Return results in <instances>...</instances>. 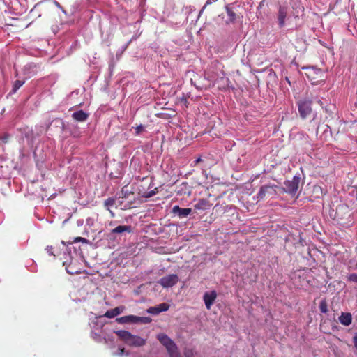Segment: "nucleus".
<instances>
[{"label": "nucleus", "mask_w": 357, "mask_h": 357, "mask_svg": "<svg viewBox=\"0 0 357 357\" xmlns=\"http://www.w3.org/2000/svg\"><path fill=\"white\" fill-rule=\"evenodd\" d=\"M299 183L300 178L298 176H294L291 180H288L284 182L283 190L284 192L294 195L298 191Z\"/></svg>", "instance_id": "obj_1"}, {"label": "nucleus", "mask_w": 357, "mask_h": 357, "mask_svg": "<svg viewBox=\"0 0 357 357\" xmlns=\"http://www.w3.org/2000/svg\"><path fill=\"white\" fill-rule=\"evenodd\" d=\"M278 188V185L273 184L262 185L258 192V198L262 199L266 197H273L277 194Z\"/></svg>", "instance_id": "obj_2"}, {"label": "nucleus", "mask_w": 357, "mask_h": 357, "mask_svg": "<svg viewBox=\"0 0 357 357\" xmlns=\"http://www.w3.org/2000/svg\"><path fill=\"white\" fill-rule=\"evenodd\" d=\"M179 281L178 276L176 274H169L160 279L158 284L163 288H169L174 286Z\"/></svg>", "instance_id": "obj_3"}, {"label": "nucleus", "mask_w": 357, "mask_h": 357, "mask_svg": "<svg viewBox=\"0 0 357 357\" xmlns=\"http://www.w3.org/2000/svg\"><path fill=\"white\" fill-rule=\"evenodd\" d=\"M157 339L166 348L167 352L177 349L176 344L166 334L160 333L157 335Z\"/></svg>", "instance_id": "obj_4"}, {"label": "nucleus", "mask_w": 357, "mask_h": 357, "mask_svg": "<svg viewBox=\"0 0 357 357\" xmlns=\"http://www.w3.org/2000/svg\"><path fill=\"white\" fill-rule=\"evenodd\" d=\"M311 104V101L306 100L298 102V112L303 119L306 118L312 112Z\"/></svg>", "instance_id": "obj_5"}, {"label": "nucleus", "mask_w": 357, "mask_h": 357, "mask_svg": "<svg viewBox=\"0 0 357 357\" xmlns=\"http://www.w3.org/2000/svg\"><path fill=\"white\" fill-rule=\"evenodd\" d=\"M217 298V292L215 290L206 291L203 296V300L207 310H211Z\"/></svg>", "instance_id": "obj_6"}, {"label": "nucleus", "mask_w": 357, "mask_h": 357, "mask_svg": "<svg viewBox=\"0 0 357 357\" xmlns=\"http://www.w3.org/2000/svg\"><path fill=\"white\" fill-rule=\"evenodd\" d=\"M126 344L131 347H141L145 344L146 340L139 336L131 334Z\"/></svg>", "instance_id": "obj_7"}, {"label": "nucleus", "mask_w": 357, "mask_h": 357, "mask_svg": "<svg viewBox=\"0 0 357 357\" xmlns=\"http://www.w3.org/2000/svg\"><path fill=\"white\" fill-rule=\"evenodd\" d=\"M172 213L177 215L180 218H185L192 212V209L190 208H181L176 205L172 208Z\"/></svg>", "instance_id": "obj_8"}, {"label": "nucleus", "mask_w": 357, "mask_h": 357, "mask_svg": "<svg viewBox=\"0 0 357 357\" xmlns=\"http://www.w3.org/2000/svg\"><path fill=\"white\" fill-rule=\"evenodd\" d=\"M125 306H119L115 308L107 310L103 315V317L107 318H114L120 314H121L125 310Z\"/></svg>", "instance_id": "obj_9"}, {"label": "nucleus", "mask_w": 357, "mask_h": 357, "mask_svg": "<svg viewBox=\"0 0 357 357\" xmlns=\"http://www.w3.org/2000/svg\"><path fill=\"white\" fill-rule=\"evenodd\" d=\"M169 305L166 303H162L158 306L151 307L148 310V312L151 314H158L160 312L167 311Z\"/></svg>", "instance_id": "obj_10"}, {"label": "nucleus", "mask_w": 357, "mask_h": 357, "mask_svg": "<svg viewBox=\"0 0 357 357\" xmlns=\"http://www.w3.org/2000/svg\"><path fill=\"white\" fill-rule=\"evenodd\" d=\"M338 319L340 324L344 326H349L352 322V315L350 312H342Z\"/></svg>", "instance_id": "obj_11"}, {"label": "nucleus", "mask_w": 357, "mask_h": 357, "mask_svg": "<svg viewBox=\"0 0 357 357\" xmlns=\"http://www.w3.org/2000/svg\"><path fill=\"white\" fill-rule=\"evenodd\" d=\"M137 320V316L135 315H127L121 317H119L116 319V321L118 324H130V323H136Z\"/></svg>", "instance_id": "obj_12"}, {"label": "nucleus", "mask_w": 357, "mask_h": 357, "mask_svg": "<svg viewBox=\"0 0 357 357\" xmlns=\"http://www.w3.org/2000/svg\"><path fill=\"white\" fill-rule=\"evenodd\" d=\"M287 8L280 6L278 15V24L280 27L284 26L285 24V18L287 17Z\"/></svg>", "instance_id": "obj_13"}, {"label": "nucleus", "mask_w": 357, "mask_h": 357, "mask_svg": "<svg viewBox=\"0 0 357 357\" xmlns=\"http://www.w3.org/2000/svg\"><path fill=\"white\" fill-rule=\"evenodd\" d=\"M72 117L74 120L77 121L83 122L86 121V119L89 117V114L86 113L83 110H79L77 112H74L72 114Z\"/></svg>", "instance_id": "obj_14"}, {"label": "nucleus", "mask_w": 357, "mask_h": 357, "mask_svg": "<svg viewBox=\"0 0 357 357\" xmlns=\"http://www.w3.org/2000/svg\"><path fill=\"white\" fill-rule=\"evenodd\" d=\"M124 232L131 233L132 227L130 225H119L111 230V234H123Z\"/></svg>", "instance_id": "obj_15"}, {"label": "nucleus", "mask_w": 357, "mask_h": 357, "mask_svg": "<svg viewBox=\"0 0 357 357\" xmlns=\"http://www.w3.org/2000/svg\"><path fill=\"white\" fill-rule=\"evenodd\" d=\"M118 336L119 337L123 340L126 344L127 343L128 340H129L128 338H130V336L131 335V333L128 331H125V330H119V331H114Z\"/></svg>", "instance_id": "obj_16"}, {"label": "nucleus", "mask_w": 357, "mask_h": 357, "mask_svg": "<svg viewBox=\"0 0 357 357\" xmlns=\"http://www.w3.org/2000/svg\"><path fill=\"white\" fill-rule=\"evenodd\" d=\"M226 12L228 17V20L227 21V23L229 22H234L236 19V14L233 10L231 8H230L229 6H226Z\"/></svg>", "instance_id": "obj_17"}, {"label": "nucleus", "mask_w": 357, "mask_h": 357, "mask_svg": "<svg viewBox=\"0 0 357 357\" xmlns=\"http://www.w3.org/2000/svg\"><path fill=\"white\" fill-rule=\"evenodd\" d=\"M209 206V202L206 199H201L195 205V208L197 210H206Z\"/></svg>", "instance_id": "obj_18"}, {"label": "nucleus", "mask_w": 357, "mask_h": 357, "mask_svg": "<svg viewBox=\"0 0 357 357\" xmlns=\"http://www.w3.org/2000/svg\"><path fill=\"white\" fill-rule=\"evenodd\" d=\"M140 187H142V189H139L138 194L141 197H145V198H149V197H151L153 196L154 195H155V191L154 190H151L150 191H146V190H145V188L142 185H141Z\"/></svg>", "instance_id": "obj_19"}, {"label": "nucleus", "mask_w": 357, "mask_h": 357, "mask_svg": "<svg viewBox=\"0 0 357 357\" xmlns=\"http://www.w3.org/2000/svg\"><path fill=\"white\" fill-rule=\"evenodd\" d=\"M114 204H115V199L112 198V197L107 198L104 202L105 206L107 208V210L109 211L112 217H114V215L113 212L109 209V208L111 206H113Z\"/></svg>", "instance_id": "obj_20"}, {"label": "nucleus", "mask_w": 357, "mask_h": 357, "mask_svg": "<svg viewBox=\"0 0 357 357\" xmlns=\"http://www.w3.org/2000/svg\"><path fill=\"white\" fill-rule=\"evenodd\" d=\"M319 310L322 313H326L328 312V304L326 300L321 301L319 303Z\"/></svg>", "instance_id": "obj_21"}, {"label": "nucleus", "mask_w": 357, "mask_h": 357, "mask_svg": "<svg viewBox=\"0 0 357 357\" xmlns=\"http://www.w3.org/2000/svg\"><path fill=\"white\" fill-rule=\"evenodd\" d=\"M24 84V81L16 80L13 84L12 92L15 93Z\"/></svg>", "instance_id": "obj_22"}, {"label": "nucleus", "mask_w": 357, "mask_h": 357, "mask_svg": "<svg viewBox=\"0 0 357 357\" xmlns=\"http://www.w3.org/2000/svg\"><path fill=\"white\" fill-rule=\"evenodd\" d=\"M185 357H195L196 352L192 349H185L184 350Z\"/></svg>", "instance_id": "obj_23"}, {"label": "nucleus", "mask_w": 357, "mask_h": 357, "mask_svg": "<svg viewBox=\"0 0 357 357\" xmlns=\"http://www.w3.org/2000/svg\"><path fill=\"white\" fill-rule=\"evenodd\" d=\"M137 320L136 321V323L141 322V323H144V324H148L151 321V319L149 317H137Z\"/></svg>", "instance_id": "obj_24"}, {"label": "nucleus", "mask_w": 357, "mask_h": 357, "mask_svg": "<svg viewBox=\"0 0 357 357\" xmlns=\"http://www.w3.org/2000/svg\"><path fill=\"white\" fill-rule=\"evenodd\" d=\"M168 354L169 355V357H181L178 350V348L169 351Z\"/></svg>", "instance_id": "obj_25"}, {"label": "nucleus", "mask_w": 357, "mask_h": 357, "mask_svg": "<svg viewBox=\"0 0 357 357\" xmlns=\"http://www.w3.org/2000/svg\"><path fill=\"white\" fill-rule=\"evenodd\" d=\"M347 280L357 283V273H351L347 276Z\"/></svg>", "instance_id": "obj_26"}, {"label": "nucleus", "mask_w": 357, "mask_h": 357, "mask_svg": "<svg viewBox=\"0 0 357 357\" xmlns=\"http://www.w3.org/2000/svg\"><path fill=\"white\" fill-rule=\"evenodd\" d=\"M217 1H218V0H207V1H206V3H205V5H204V6H203V8H202V10H201V11H200L199 14H201V13L204 11V10L206 8V6H207L211 5V4H212V3H215V2H216Z\"/></svg>", "instance_id": "obj_27"}, {"label": "nucleus", "mask_w": 357, "mask_h": 357, "mask_svg": "<svg viewBox=\"0 0 357 357\" xmlns=\"http://www.w3.org/2000/svg\"><path fill=\"white\" fill-rule=\"evenodd\" d=\"M144 130V127L142 125H139L135 128V134L139 135Z\"/></svg>", "instance_id": "obj_28"}, {"label": "nucleus", "mask_w": 357, "mask_h": 357, "mask_svg": "<svg viewBox=\"0 0 357 357\" xmlns=\"http://www.w3.org/2000/svg\"><path fill=\"white\" fill-rule=\"evenodd\" d=\"M53 247L52 246H47L46 248V250H47V252L50 255H53V256H55V255L54 254L53 252Z\"/></svg>", "instance_id": "obj_29"}, {"label": "nucleus", "mask_w": 357, "mask_h": 357, "mask_svg": "<svg viewBox=\"0 0 357 357\" xmlns=\"http://www.w3.org/2000/svg\"><path fill=\"white\" fill-rule=\"evenodd\" d=\"M9 135L8 134H5L3 136L0 137V140H1L3 143H7Z\"/></svg>", "instance_id": "obj_30"}, {"label": "nucleus", "mask_w": 357, "mask_h": 357, "mask_svg": "<svg viewBox=\"0 0 357 357\" xmlns=\"http://www.w3.org/2000/svg\"><path fill=\"white\" fill-rule=\"evenodd\" d=\"M74 242L75 243H77V242H86V239L84 238H82V237H77L75 240H74Z\"/></svg>", "instance_id": "obj_31"}, {"label": "nucleus", "mask_w": 357, "mask_h": 357, "mask_svg": "<svg viewBox=\"0 0 357 357\" xmlns=\"http://www.w3.org/2000/svg\"><path fill=\"white\" fill-rule=\"evenodd\" d=\"M353 342L355 347L357 349V334H356L353 337Z\"/></svg>", "instance_id": "obj_32"}, {"label": "nucleus", "mask_w": 357, "mask_h": 357, "mask_svg": "<svg viewBox=\"0 0 357 357\" xmlns=\"http://www.w3.org/2000/svg\"><path fill=\"white\" fill-rule=\"evenodd\" d=\"M124 353H125V349L124 348H119L118 355L122 356Z\"/></svg>", "instance_id": "obj_33"}, {"label": "nucleus", "mask_w": 357, "mask_h": 357, "mask_svg": "<svg viewBox=\"0 0 357 357\" xmlns=\"http://www.w3.org/2000/svg\"><path fill=\"white\" fill-rule=\"evenodd\" d=\"M146 180H147V177H144V178H143V180L142 181V183H145L144 184H145L146 185H148V188H150V185H151V183H149L148 182H146Z\"/></svg>", "instance_id": "obj_34"}, {"label": "nucleus", "mask_w": 357, "mask_h": 357, "mask_svg": "<svg viewBox=\"0 0 357 357\" xmlns=\"http://www.w3.org/2000/svg\"><path fill=\"white\" fill-rule=\"evenodd\" d=\"M202 161V159L199 157L198 158L195 162L194 165H197L198 163L201 162Z\"/></svg>", "instance_id": "obj_35"}, {"label": "nucleus", "mask_w": 357, "mask_h": 357, "mask_svg": "<svg viewBox=\"0 0 357 357\" xmlns=\"http://www.w3.org/2000/svg\"><path fill=\"white\" fill-rule=\"evenodd\" d=\"M264 2V1H262L260 2L259 6V8H261L263 6Z\"/></svg>", "instance_id": "obj_36"}]
</instances>
